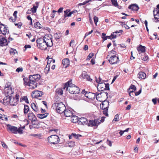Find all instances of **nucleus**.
Returning a JSON list of instances; mask_svg holds the SVG:
<instances>
[{
	"instance_id": "1",
	"label": "nucleus",
	"mask_w": 159,
	"mask_h": 159,
	"mask_svg": "<svg viewBox=\"0 0 159 159\" xmlns=\"http://www.w3.org/2000/svg\"><path fill=\"white\" fill-rule=\"evenodd\" d=\"M40 75L38 74H36L33 75H30L29 76V80L28 81L27 79L24 78L23 80L24 81L25 84L30 86V89H34L37 87V82L40 79Z\"/></svg>"
},
{
	"instance_id": "2",
	"label": "nucleus",
	"mask_w": 159,
	"mask_h": 159,
	"mask_svg": "<svg viewBox=\"0 0 159 159\" xmlns=\"http://www.w3.org/2000/svg\"><path fill=\"white\" fill-rule=\"evenodd\" d=\"M66 88V90L68 91L70 93L72 94H76L80 92L79 88L72 84L71 80L69 81L65 84L63 89H65Z\"/></svg>"
},
{
	"instance_id": "3",
	"label": "nucleus",
	"mask_w": 159,
	"mask_h": 159,
	"mask_svg": "<svg viewBox=\"0 0 159 159\" xmlns=\"http://www.w3.org/2000/svg\"><path fill=\"white\" fill-rule=\"evenodd\" d=\"M7 131H9L12 133L15 134L18 133L20 134L23 133V131L21 129V127L18 128L16 127L11 125L10 124L7 125Z\"/></svg>"
},
{
	"instance_id": "4",
	"label": "nucleus",
	"mask_w": 159,
	"mask_h": 159,
	"mask_svg": "<svg viewBox=\"0 0 159 159\" xmlns=\"http://www.w3.org/2000/svg\"><path fill=\"white\" fill-rule=\"evenodd\" d=\"M100 94L99 93H93L91 92H86L84 94V96L87 98L89 99L93 100L95 99V98H96L97 100H98V96L100 95Z\"/></svg>"
},
{
	"instance_id": "5",
	"label": "nucleus",
	"mask_w": 159,
	"mask_h": 159,
	"mask_svg": "<svg viewBox=\"0 0 159 159\" xmlns=\"http://www.w3.org/2000/svg\"><path fill=\"white\" fill-rule=\"evenodd\" d=\"M66 107L65 105L61 102L58 103L57 106V111L59 114L62 113L65 111Z\"/></svg>"
},
{
	"instance_id": "6",
	"label": "nucleus",
	"mask_w": 159,
	"mask_h": 159,
	"mask_svg": "<svg viewBox=\"0 0 159 159\" xmlns=\"http://www.w3.org/2000/svg\"><path fill=\"white\" fill-rule=\"evenodd\" d=\"M59 137L57 135L55 134L50 135V142L51 143L54 144H57L59 142Z\"/></svg>"
},
{
	"instance_id": "7",
	"label": "nucleus",
	"mask_w": 159,
	"mask_h": 159,
	"mask_svg": "<svg viewBox=\"0 0 159 159\" xmlns=\"http://www.w3.org/2000/svg\"><path fill=\"white\" fill-rule=\"evenodd\" d=\"M119 61L118 57L115 55L111 56L108 59L109 62L111 64H116Z\"/></svg>"
},
{
	"instance_id": "8",
	"label": "nucleus",
	"mask_w": 159,
	"mask_h": 159,
	"mask_svg": "<svg viewBox=\"0 0 159 159\" xmlns=\"http://www.w3.org/2000/svg\"><path fill=\"white\" fill-rule=\"evenodd\" d=\"M101 122L100 120V118H98L95 119L94 120H90L89 121V126H98Z\"/></svg>"
},
{
	"instance_id": "9",
	"label": "nucleus",
	"mask_w": 159,
	"mask_h": 159,
	"mask_svg": "<svg viewBox=\"0 0 159 159\" xmlns=\"http://www.w3.org/2000/svg\"><path fill=\"white\" fill-rule=\"evenodd\" d=\"M49 42V39L48 38L46 40V41L44 42L40 45L39 46V48L42 50H46L48 47H50V46L48 45Z\"/></svg>"
},
{
	"instance_id": "10",
	"label": "nucleus",
	"mask_w": 159,
	"mask_h": 159,
	"mask_svg": "<svg viewBox=\"0 0 159 159\" xmlns=\"http://www.w3.org/2000/svg\"><path fill=\"white\" fill-rule=\"evenodd\" d=\"M4 91L6 96H11L10 95L13 93V91L12 90V88L10 86H5Z\"/></svg>"
},
{
	"instance_id": "11",
	"label": "nucleus",
	"mask_w": 159,
	"mask_h": 159,
	"mask_svg": "<svg viewBox=\"0 0 159 159\" xmlns=\"http://www.w3.org/2000/svg\"><path fill=\"white\" fill-rule=\"evenodd\" d=\"M78 124L79 125H87L89 126V121L87 119L84 117H81L78 120Z\"/></svg>"
},
{
	"instance_id": "12",
	"label": "nucleus",
	"mask_w": 159,
	"mask_h": 159,
	"mask_svg": "<svg viewBox=\"0 0 159 159\" xmlns=\"http://www.w3.org/2000/svg\"><path fill=\"white\" fill-rule=\"evenodd\" d=\"M0 25L3 26V27L0 26V31L4 35H6L7 34H8L9 30L6 27V26L2 23H1Z\"/></svg>"
},
{
	"instance_id": "13",
	"label": "nucleus",
	"mask_w": 159,
	"mask_h": 159,
	"mask_svg": "<svg viewBox=\"0 0 159 159\" xmlns=\"http://www.w3.org/2000/svg\"><path fill=\"white\" fill-rule=\"evenodd\" d=\"M7 39L5 37L0 35V46H4L7 45Z\"/></svg>"
},
{
	"instance_id": "14",
	"label": "nucleus",
	"mask_w": 159,
	"mask_h": 159,
	"mask_svg": "<svg viewBox=\"0 0 159 159\" xmlns=\"http://www.w3.org/2000/svg\"><path fill=\"white\" fill-rule=\"evenodd\" d=\"M49 38V36L48 35H45L43 38H40L38 39L36 41V42L38 44V46L39 47L40 44H41L42 43L46 40Z\"/></svg>"
},
{
	"instance_id": "15",
	"label": "nucleus",
	"mask_w": 159,
	"mask_h": 159,
	"mask_svg": "<svg viewBox=\"0 0 159 159\" xmlns=\"http://www.w3.org/2000/svg\"><path fill=\"white\" fill-rule=\"evenodd\" d=\"M81 76L83 79H85L87 81L91 82L92 80V79L90 78V76L87 74V73L85 71H83L82 74Z\"/></svg>"
},
{
	"instance_id": "16",
	"label": "nucleus",
	"mask_w": 159,
	"mask_h": 159,
	"mask_svg": "<svg viewBox=\"0 0 159 159\" xmlns=\"http://www.w3.org/2000/svg\"><path fill=\"white\" fill-rule=\"evenodd\" d=\"M109 106V102L107 101H105L100 104V107L102 109H108Z\"/></svg>"
},
{
	"instance_id": "17",
	"label": "nucleus",
	"mask_w": 159,
	"mask_h": 159,
	"mask_svg": "<svg viewBox=\"0 0 159 159\" xmlns=\"http://www.w3.org/2000/svg\"><path fill=\"white\" fill-rule=\"evenodd\" d=\"M32 93L34 95V97L37 98L41 97L43 94L42 92L39 91H34L32 92Z\"/></svg>"
},
{
	"instance_id": "18",
	"label": "nucleus",
	"mask_w": 159,
	"mask_h": 159,
	"mask_svg": "<svg viewBox=\"0 0 159 159\" xmlns=\"http://www.w3.org/2000/svg\"><path fill=\"white\" fill-rule=\"evenodd\" d=\"M49 59V56H48L46 58V59H48V61L47 62V65L46 67L44 68V72L46 74H48L50 70V63H49L48 60Z\"/></svg>"
},
{
	"instance_id": "19",
	"label": "nucleus",
	"mask_w": 159,
	"mask_h": 159,
	"mask_svg": "<svg viewBox=\"0 0 159 159\" xmlns=\"http://www.w3.org/2000/svg\"><path fill=\"white\" fill-rule=\"evenodd\" d=\"M28 118L32 122L35 121L36 119L35 115L32 113H30L28 114Z\"/></svg>"
},
{
	"instance_id": "20",
	"label": "nucleus",
	"mask_w": 159,
	"mask_h": 159,
	"mask_svg": "<svg viewBox=\"0 0 159 159\" xmlns=\"http://www.w3.org/2000/svg\"><path fill=\"white\" fill-rule=\"evenodd\" d=\"M11 96H6L3 99V103L5 105L10 104Z\"/></svg>"
},
{
	"instance_id": "21",
	"label": "nucleus",
	"mask_w": 159,
	"mask_h": 159,
	"mask_svg": "<svg viewBox=\"0 0 159 159\" xmlns=\"http://www.w3.org/2000/svg\"><path fill=\"white\" fill-rule=\"evenodd\" d=\"M154 16L156 20L159 19V10L157 9H155L153 11Z\"/></svg>"
},
{
	"instance_id": "22",
	"label": "nucleus",
	"mask_w": 159,
	"mask_h": 159,
	"mask_svg": "<svg viewBox=\"0 0 159 159\" xmlns=\"http://www.w3.org/2000/svg\"><path fill=\"white\" fill-rule=\"evenodd\" d=\"M137 49L139 54L141 53H144L145 51V47L144 46H142L141 45H139L137 48Z\"/></svg>"
},
{
	"instance_id": "23",
	"label": "nucleus",
	"mask_w": 159,
	"mask_h": 159,
	"mask_svg": "<svg viewBox=\"0 0 159 159\" xmlns=\"http://www.w3.org/2000/svg\"><path fill=\"white\" fill-rule=\"evenodd\" d=\"M128 8L132 10L135 11H138L139 9L138 6L135 4H132L129 6Z\"/></svg>"
},
{
	"instance_id": "24",
	"label": "nucleus",
	"mask_w": 159,
	"mask_h": 159,
	"mask_svg": "<svg viewBox=\"0 0 159 159\" xmlns=\"http://www.w3.org/2000/svg\"><path fill=\"white\" fill-rule=\"evenodd\" d=\"M17 100L16 99H15L14 98H12L11 96L10 104L12 106L16 105L17 104Z\"/></svg>"
},
{
	"instance_id": "25",
	"label": "nucleus",
	"mask_w": 159,
	"mask_h": 159,
	"mask_svg": "<svg viewBox=\"0 0 159 159\" xmlns=\"http://www.w3.org/2000/svg\"><path fill=\"white\" fill-rule=\"evenodd\" d=\"M64 113L65 116L66 117L71 116L73 115L72 111L68 109H66Z\"/></svg>"
},
{
	"instance_id": "26",
	"label": "nucleus",
	"mask_w": 159,
	"mask_h": 159,
	"mask_svg": "<svg viewBox=\"0 0 159 159\" xmlns=\"http://www.w3.org/2000/svg\"><path fill=\"white\" fill-rule=\"evenodd\" d=\"M105 83L100 84L99 83L98 84L97 88L98 90L99 89L100 91H102L105 90Z\"/></svg>"
},
{
	"instance_id": "27",
	"label": "nucleus",
	"mask_w": 159,
	"mask_h": 159,
	"mask_svg": "<svg viewBox=\"0 0 159 159\" xmlns=\"http://www.w3.org/2000/svg\"><path fill=\"white\" fill-rule=\"evenodd\" d=\"M62 62L65 68H66L69 65V61L67 58L63 59L62 60Z\"/></svg>"
},
{
	"instance_id": "28",
	"label": "nucleus",
	"mask_w": 159,
	"mask_h": 159,
	"mask_svg": "<svg viewBox=\"0 0 159 159\" xmlns=\"http://www.w3.org/2000/svg\"><path fill=\"white\" fill-rule=\"evenodd\" d=\"M138 76L140 79H145L146 77V74L143 72H140L138 74Z\"/></svg>"
},
{
	"instance_id": "29",
	"label": "nucleus",
	"mask_w": 159,
	"mask_h": 159,
	"mask_svg": "<svg viewBox=\"0 0 159 159\" xmlns=\"http://www.w3.org/2000/svg\"><path fill=\"white\" fill-rule=\"evenodd\" d=\"M39 3L38 2H36L35 5H33V7L31 8V11L33 13L36 12L37 8L38 7Z\"/></svg>"
},
{
	"instance_id": "30",
	"label": "nucleus",
	"mask_w": 159,
	"mask_h": 159,
	"mask_svg": "<svg viewBox=\"0 0 159 159\" xmlns=\"http://www.w3.org/2000/svg\"><path fill=\"white\" fill-rule=\"evenodd\" d=\"M48 115V113H45L44 114H39L37 115V117L40 119H43L46 117Z\"/></svg>"
},
{
	"instance_id": "31",
	"label": "nucleus",
	"mask_w": 159,
	"mask_h": 159,
	"mask_svg": "<svg viewBox=\"0 0 159 159\" xmlns=\"http://www.w3.org/2000/svg\"><path fill=\"white\" fill-rule=\"evenodd\" d=\"M78 117L77 116H72L71 117V121L74 123H75L77 122H78Z\"/></svg>"
},
{
	"instance_id": "32",
	"label": "nucleus",
	"mask_w": 159,
	"mask_h": 159,
	"mask_svg": "<svg viewBox=\"0 0 159 159\" xmlns=\"http://www.w3.org/2000/svg\"><path fill=\"white\" fill-rule=\"evenodd\" d=\"M31 107L34 111L38 112L39 110L37 108L36 106L34 103H32L31 104Z\"/></svg>"
},
{
	"instance_id": "33",
	"label": "nucleus",
	"mask_w": 159,
	"mask_h": 159,
	"mask_svg": "<svg viewBox=\"0 0 159 159\" xmlns=\"http://www.w3.org/2000/svg\"><path fill=\"white\" fill-rule=\"evenodd\" d=\"M123 32V30H120L119 31H116L114 32H113L112 34H114L115 35L116 37V38L117 35L116 34H119L118 36H120L122 34V33Z\"/></svg>"
},
{
	"instance_id": "34",
	"label": "nucleus",
	"mask_w": 159,
	"mask_h": 159,
	"mask_svg": "<svg viewBox=\"0 0 159 159\" xmlns=\"http://www.w3.org/2000/svg\"><path fill=\"white\" fill-rule=\"evenodd\" d=\"M29 111V107L28 106L25 105L24 109V112L25 114H27Z\"/></svg>"
},
{
	"instance_id": "35",
	"label": "nucleus",
	"mask_w": 159,
	"mask_h": 159,
	"mask_svg": "<svg viewBox=\"0 0 159 159\" xmlns=\"http://www.w3.org/2000/svg\"><path fill=\"white\" fill-rule=\"evenodd\" d=\"M13 22L14 24L16 26H17L19 28H20L22 25V23L20 22L16 23V20H14Z\"/></svg>"
},
{
	"instance_id": "36",
	"label": "nucleus",
	"mask_w": 159,
	"mask_h": 159,
	"mask_svg": "<svg viewBox=\"0 0 159 159\" xmlns=\"http://www.w3.org/2000/svg\"><path fill=\"white\" fill-rule=\"evenodd\" d=\"M118 22L120 23L122 26H123L126 29H128L129 28V27L126 24H125L124 22L118 21Z\"/></svg>"
},
{
	"instance_id": "37",
	"label": "nucleus",
	"mask_w": 159,
	"mask_h": 159,
	"mask_svg": "<svg viewBox=\"0 0 159 159\" xmlns=\"http://www.w3.org/2000/svg\"><path fill=\"white\" fill-rule=\"evenodd\" d=\"M62 36L61 34L59 33H56L54 34V37L56 39H59Z\"/></svg>"
},
{
	"instance_id": "38",
	"label": "nucleus",
	"mask_w": 159,
	"mask_h": 159,
	"mask_svg": "<svg viewBox=\"0 0 159 159\" xmlns=\"http://www.w3.org/2000/svg\"><path fill=\"white\" fill-rule=\"evenodd\" d=\"M96 81L97 83H98V84L99 83L100 84H102V83H104V81L101 78H100V77H99V78L98 79H97L96 77Z\"/></svg>"
},
{
	"instance_id": "39",
	"label": "nucleus",
	"mask_w": 159,
	"mask_h": 159,
	"mask_svg": "<svg viewBox=\"0 0 159 159\" xmlns=\"http://www.w3.org/2000/svg\"><path fill=\"white\" fill-rule=\"evenodd\" d=\"M70 10L69 9H67L66 11H64V17H69L68 16V15L70 14Z\"/></svg>"
},
{
	"instance_id": "40",
	"label": "nucleus",
	"mask_w": 159,
	"mask_h": 159,
	"mask_svg": "<svg viewBox=\"0 0 159 159\" xmlns=\"http://www.w3.org/2000/svg\"><path fill=\"white\" fill-rule=\"evenodd\" d=\"M68 146L70 147H73L75 145V142L74 141H70L68 143Z\"/></svg>"
},
{
	"instance_id": "41",
	"label": "nucleus",
	"mask_w": 159,
	"mask_h": 159,
	"mask_svg": "<svg viewBox=\"0 0 159 159\" xmlns=\"http://www.w3.org/2000/svg\"><path fill=\"white\" fill-rule=\"evenodd\" d=\"M111 1L113 6L116 7H118L119 5L117 2V0H111Z\"/></svg>"
},
{
	"instance_id": "42",
	"label": "nucleus",
	"mask_w": 159,
	"mask_h": 159,
	"mask_svg": "<svg viewBox=\"0 0 159 159\" xmlns=\"http://www.w3.org/2000/svg\"><path fill=\"white\" fill-rule=\"evenodd\" d=\"M34 26L35 28H41L42 27L41 25L38 22H36V23H34Z\"/></svg>"
},
{
	"instance_id": "43",
	"label": "nucleus",
	"mask_w": 159,
	"mask_h": 159,
	"mask_svg": "<svg viewBox=\"0 0 159 159\" xmlns=\"http://www.w3.org/2000/svg\"><path fill=\"white\" fill-rule=\"evenodd\" d=\"M11 54L13 55H15L16 53H17V52L16 50L14 49H11L10 51Z\"/></svg>"
},
{
	"instance_id": "44",
	"label": "nucleus",
	"mask_w": 159,
	"mask_h": 159,
	"mask_svg": "<svg viewBox=\"0 0 159 159\" xmlns=\"http://www.w3.org/2000/svg\"><path fill=\"white\" fill-rule=\"evenodd\" d=\"M72 135H73V137L74 138L78 139H79L80 137L82 136V135L80 134H76L74 133H72Z\"/></svg>"
},
{
	"instance_id": "45",
	"label": "nucleus",
	"mask_w": 159,
	"mask_h": 159,
	"mask_svg": "<svg viewBox=\"0 0 159 159\" xmlns=\"http://www.w3.org/2000/svg\"><path fill=\"white\" fill-rule=\"evenodd\" d=\"M56 92L59 95H61L63 94V91L61 89H57Z\"/></svg>"
},
{
	"instance_id": "46",
	"label": "nucleus",
	"mask_w": 159,
	"mask_h": 159,
	"mask_svg": "<svg viewBox=\"0 0 159 159\" xmlns=\"http://www.w3.org/2000/svg\"><path fill=\"white\" fill-rule=\"evenodd\" d=\"M141 59L142 60L144 61H147L148 59V57L147 56L145 55L144 54V55H143L141 57Z\"/></svg>"
},
{
	"instance_id": "47",
	"label": "nucleus",
	"mask_w": 159,
	"mask_h": 159,
	"mask_svg": "<svg viewBox=\"0 0 159 159\" xmlns=\"http://www.w3.org/2000/svg\"><path fill=\"white\" fill-rule=\"evenodd\" d=\"M0 119L4 120H8L7 117L6 116L4 115H2L1 116H0Z\"/></svg>"
},
{
	"instance_id": "48",
	"label": "nucleus",
	"mask_w": 159,
	"mask_h": 159,
	"mask_svg": "<svg viewBox=\"0 0 159 159\" xmlns=\"http://www.w3.org/2000/svg\"><path fill=\"white\" fill-rule=\"evenodd\" d=\"M114 34H111V35L109 36H107L106 38H108L110 39H115L116 38L115 35Z\"/></svg>"
},
{
	"instance_id": "49",
	"label": "nucleus",
	"mask_w": 159,
	"mask_h": 159,
	"mask_svg": "<svg viewBox=\"0 0 159 159\" xmlns=\"http://www.w3.org/2000/svg\"><path fill=\"white\" fill-rule=\"evenodd\" d=\"M119 120V116L118 114L116 115L115 116L114 120H113V121H118Z\"/></svg>"
},
{
	"instance_id": "50",
	"label": "nucleus",
	"mask_w": 159,
	"mask_h": 159,
	"mask_svg": "<svg viewBox=\"0 0 159 159\" xmlns=\"http://www.w3.org/2000/svg\"><path fill=\"white\" fill-rule=\"evenodd\" d=\"M129 90H133L134 91H135L136 90V87L134 85H132L129 88Z\"/></svg>"
},
{
	"instance_id": "51",
	"label": "nucleus",
	"mask_w": 159,
	"mask_h": 159,
	"mask_svg": "<svg viewBox=\"0 0 159 159\" xmlns=\"http://www.w3.org/2000/svg\"><path fill=\"white\" fill-rule=\"evenodd\" d=\"M103 110V114L106 116H108V114L107 113V110L108 109H102Z\"/></svg>"
},
{
	"instance_id": "52",
	"label": "nucleus",
	"mask_w": 159,
	"mask_h": 159,
	"mask_svg": "<svg viewBox=\"0 0 159 159\" xmlns=\"http://www.w3.org/2000/svg\"><path fill=\"white\" fill-rule=\"evenodd\" d=\"M22 100L25 101V102L27 103H29V101L28 100V98L26 96H24L23 97Z\"/></svg>"
},
{
	"instance_id": "53",
	"label": "nucleus",
	"mask_w": 159,
	"mask_h": 159,
	"mask_svg": "<svg viewBox=\"0 0 159 159\" xmlns=\"http://www.w3.org/2000/svg\"><path fill=\"white\" fill-rule=\"evenodd\" d=\"M94 54L93 53H89L87 57V59L89 60L92 57L94 56Z\"/></svg>"
},
{
	"instance_id": "54",
	"label": "nucleus",
	"mask_w": 159,
	"mask_h": 159,
	"mask_svg": "<svg viewBox=\"0 0 159 159\" xmlns=\"http://www.w3.org/2000/svg\"><path fill=\"white\" fill-rule=\"evenodd\" d=\"M58 103H56L53 104L52 106V108L53 109H54L56 107V110H57V106H58Z\"/></svg>"
},
{
	"instance_id": "55",
	"label": "nucleus",
	"mask_w": 159,
	"mask_h": 159,
	"mask_svg": "<svg viewBox=\"0 0 159 159\" xmlns=\"http://www.w3.org/2000/svg\"><path fill=\"white\" fill-rule=\"evenodd\" d=\"M102 38L103 40H105L107 39L106 36V34L104 33H102Z\"/></svg>"
},
{
	"instance_id": "56",
	"label": "nucleus",
	"mask_w": 159,
	"mask_h": 159,
	"mask_svg": "<svg viewBox=\"0 0 159 159\" xmlns=\"http://www.w3.org/2000/svg\"><path fill=\"white\" fill-rule=\"evenodd\" d=\"M77 12V11H76V10L72 11H70V14L68 15V16H71V15L72 14H74L75 13H76Z\"/></svg>"
},
{
	"instance_id": "57",
	"label": "nucleus",
	"mask_w": 159,
	"mask_h": 159,
	"mask_svg": "<svg viewBox=\"0 0 159 159\" xmlns=\"http://www.w3.org/2000/svg\"><path fill=\"white\" fill-rule=\"evenodd\" d=\"M23 71V68H22L18 67L16 70V71L18 72H22Z\"/></svg>"
},
{
	"instance_id": "58",
	"label": "nucleus",
	"mask_w": 159,
	"mask_h": 159,
	"mask_svg": "<svg viewBox=\"0 0 159 159\" xmlns=\"http://www.w3.org/2000/svg\"><path fill=\"white\" fill-rule=\"evenodd\" d=\"M2 146L4 148H6V149H7L8 148L7 146L3 142H2Z\"/></svg>"
},
{
	"instance_id": "59",
	"label": "nucleus",
	"mask_w": 159,
	"mask_h": 159,
	"mask_svg": "<svg viewBox=\"0 0 159 159\" xmlns=\"http://www.w3.org/2000/svg\"><path fill=\"white\" fill-rule=\"evenodd\" d=\"M141 92V89H140L138 92L135 93V96L139 95Z\"/></svg>"
},
{
	"instance_id": "60",
	"label": "nucleus",
	"mask_w": 159,
	"mask_h": 159,
	"mask_svg": "<svg viewBox=\"0 0 159 159\" xmlns=\"http://www.w3.org/2000/svg\"><path fill=\"white\" fill-rule=\"evenodd\" d=\"M105 90H109V85L108 84H105Z\"/></svg>"
},
{
	"instance_id": "61",
	"label": "nucleus",
	"mask_w": 159,
	"mask_h": 159,
	"mask_svg": "<svg viewBox=\"0 0 159 159\" xmlns=\"http://www.w3.org/2000/svg\"><path fill=\"white\" fill-rule=\"evenodd\" d=\"M93 31V30H92L90 31H89L88 33H86L85 34V37L88 36V35L91 34Z\"/></svg>"
},
{
	"instance_id": "62",
	"label": "nucleus",
	"mask_w": 159,
	"mask_h": 159,
	"mask_svg": "<svg viewBox=\"0 0 159 159\" xmlns=\"http://www.w3.org/2000/svg\"><path fill=\"white\" fill-rule=\"evenodd\" d=\"M57 12V11L53 10L52 13V17L53 18H54L55 16V14Z\"/></svg>"
},
{
	"instance_id": "63",
	"label": "nucleus",
	"mask_w": 159,
	"mask_h": 159,
	"mask_svg": "<svg viewBox=\"0 0 159 159\" xmlns=\"http://www.w3.org/2000/svg\"><path fill=\"white\" fill-rule=\"evenodd\" d=\"M157 98H153L152 100V101L154 105L156 104L157 103Z\"/></svg>"
},
{
	"instance_id": "64",
	"label": "nucleus",
	"mask_w": 159,
	"mask_h": 159,
	"mask_svg": "<svg viewBox=\"0 0 159 159\" xmlns=\"http://www.w3.org/2000/svg\"><path fill=\"white\" fill-rule=\"evenodd\" d=\"M107 144L110 146L111 147L112 146L111 142V141L109 140L108 139L107 140Z\"/></svg>"
}]
</instances>
